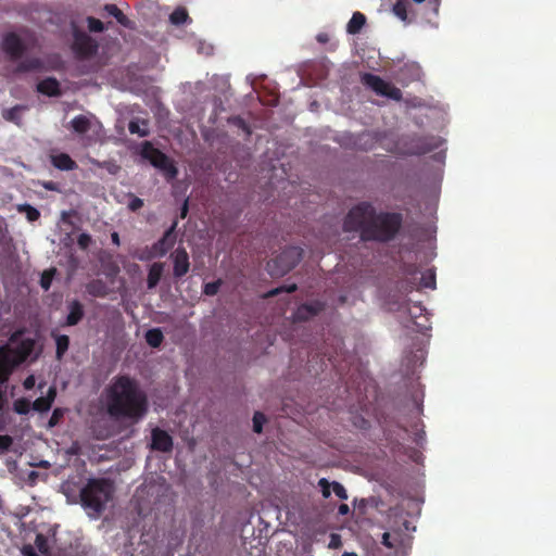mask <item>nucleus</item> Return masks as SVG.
<instances>
[{
	"mask_svg": "<svg viewBox=\"0 0 556 556\" xmlns=\"http://www.w3.org/2000/svg\"><path fill=\"white\" fill-rule=\"evenodd\" d=\"M402 214L377 212L372 203L362 201L350 208L343 220V230L358 232L362 241L389 242L399 233Z\"/></svg>",
	"mask_w": 556,
	"mask_h": 556,
	"instance_id": "f257e3e1",
	"label": "nucleus"
},
{
	"mask_svg": "<svg viewBox=\"0 0 556 556\" xmlns=\"http://www.w3.org/2000/svg\"><path fill=\"white\" fill-rule=\"evenodd\" d=\"M106 414L113 420L138 422L149 408L148 397L136 379L127 375L115 376L103 391Z\"/></svg>",
	"mask_w": 556,
	"mask_h": 556,
	"instance_id": "f03ea898",
	"label": "nucleus"
},
{
	"mask_svg": "<svg viewBox=\"0 0 556 556\" xmlns=\"http://www.w3.org/2000/svg\"><path fill=\"white\" fill-rule=\"evenodd\" d=\"M114 486L104 478L89 479L80 490V504L90 517L98 518L112 500Z\"/></svg>",
	"mask_w": 556,
	"mask_h": 556,
	"instance_id": "7ed1b4c3",
	"label": "nucleus"
},
{
	"mask_svg": "<svg viewBox=\"0 0 556 556\" xmlns=\"http://www.w3.org/2000/svg\"><path fill=\"white\" fill-rule=\"evenodd\" d=\"M303 250L301 248L288 247L267 263V270L271 276H285L301 262Z\"/></svg>",
	"mask_w": 556,
	"mask_h": 556,
	"instance_id": "20e7f679",
	"label": "nucleus"
},
{
	"mask_svg": "<svg viewBox=\"0 0 556 556\" xmlns=\"http://www.w3.org/2000/svg\"><path fill=\"white\" fill-rule=\"evenodd\" d=\"M142 157L149 160V162L160 170L167 181L174 180L178 175V168L174 162L161 150L153 147L149 141H144L141 150Z\"/></svg>",
	"mask_w": 556,
	"mask_h": 556,
	"instance_id": "39448f33",
	"label": "nucleus"
},
{
	"mask_svg": "<svg viewBox=\"0 0 556 556\" xmlns=\"http://www.w3.org/2000/svg\"><path fill=\"white\" fill-rule=\"evenodd\" d=\"M73 43L72 51L78 60H88L98 52L97 41L86 31L79 29L75 24L72 26Z\"/></svg>",
	"mask_w": 556,
	"mask_h": 556,
	"instance_id": "423d86ee",
	"label": "nucleus"
},
{
	"mask_svg": "<svg viewBox=\"0 0 556 556\" xmlns=\"http://www.w3.org/2000/svg\"><path fill=\"white\" fill-rule=\"evenodd\" d=\"M361 81L379 96L387 97L395 101H400L402 99L401 89L383 80L378 75L364 73L361 77Z\"/></svg>",
	"mask_w": 556,
	"mask_h": 556,
	"instance_id": "0eeeda50",
	"label": "nucleus"
},
{
	"mask_svg": "<svg viewBox=\"0 0 556 556\" xmlns=\"http://www.w3.org/2000/svg\"><path fill=\"white\" fill-rule=\"evenodd\" d=\"M2 49L13 61L20 60L26 52V46L22 38L14 31L4 34Z\"/></svg>",
	"mask_w": 556,
	"mask_h": 556,
	"instance_id": "6e6552de",
	"label": "nucleus"
},
{
	"mask_svg": "<svg viewBox=\"0 0 556 556\" xmlns=\"http://www.w3.org/2000/svg\"><path fill=\"white\" fill-rule=\"evenodd\" d=\"M16 356L13 354V349L9 345L0 346V383L8 382L14 368L21 365Z\"/></svg>",
	"mask_w": 556,
	"mask_h": 556,
	"instance_id": "1a4fd4ad",
	"label": "nucleus"
},
{
	"mask_svg": "<svg viewBox=\"0 0 556 556\" xmlns=\"http://www.w3.org/2000/svg\"><path fill=\"white\" fill-rule=\"evenodd\" d=\"M173 276L176 279L182 278L190 269L189 255L185 248H177L172 254Z\"/></svg>",
	"mask_w": 556,
	"mask_h": 556,
	"instance_id": "9d476101",
	"label": "nucleus"
},
{
	"mask_svg": "<svg viewBox=\"0 0 556 556\" xmlns=\"http://www.w3.org/2000/svg\"><path fill=\"white\" fill-rule=\"evenodd\" d=\"M151 450L169 453L173 450V438L163 429L154 428L151 431Z\"/></svg>",
	"mask_w": 556,
	"mask_h": 556,
	"instance_id": "9b49d317",
	"label": "nucleus"
},
{
	"mask_svg": "<svg viewBox=\"0 0 556 556\" xmlns=\"http://www.w3.org/2000/svg\"><path fill=\"white\" fill-rule=\"evenodd\" d=\"M325 309V303L320 301H312L300 305L293 314L295 321H306L314 316H317Z\"/></svg>",
	"mask_w": 556,
	"mask_h": 556,
	"instance_id": "f8f14e48",
	"label": "nucleus"
},
{
	"mask_svg": "<svg viewBox=\"0 0 556 556\" xmlns=\"http://www.w3.org/2000/svg\"><path fill=\"white\" fill-rule=\"evenodd\" d=\"M174 227L175 225L170 229L166 230L161 239L153 243L151 248L153 256L162 257L169 251V249L173 248L175 243V239L172 237Z\"/></svg>",
	"mask_w": 556,
	"mask_h": 556,
	"instance_id": "ddd939ff",
	"label": "nucleus"
},
{
	"mask_svg": "<svg viewBox=\"0 0 556 556\" xmlns=\"http://www.w3.org/2000/svg\"><path fill=\"white\" fill-rule=\"evenodd\" d=\"M37 90L40 93L49 96V97H58L61 94L60 84L53 77H48V78L41 80L37 85Z\"/></svg>",
	"mask_w": 556,
	"mask_h": 556,
	"instance_id": "4468645a",
	"label": "nucleus"
},
{
	"mask_svg": "<svg viewBox=\"0 0 556 556\" xmlns=\"http://www.w3.org/2000/svg\"><path fill=\"white\" fill-rule=\"evenodd\" d=\"M51 163L60 170H73L77 168L76 162L67 153L51 155Z\"/></svg>",
	"mask_w": 556,
	"mask_h": 556,
	"instance_id": "2eb2a0df",
	"label": "nucleus"
},
{
	"mask_svg": "<svg viewBox=\"0 0 556 556\" xmlns=\"http://www.w3.org/2000/svg\"><path fill=\"white\" fill-rule=\"evenodd\" d=\"M35 348V342L33 339H24L20 342L16 348L13 349V354L16 356L17 362L24 363L27 357L31 354Z\"/></svg>",
	"mask_w": 556,
	"mask_h": 556,
	"instance_id": "dca6fc26",
	"label": "nucleus"
},
{
	"mask_svg": "<svg viewBox=\"0 0 556 556\" xmlns=\"http://www.w3.org/2000/svg\"><path fill=\"white\" fill-rule=\"evenodd\" d=\"M55 395H56L55 389L50 388L47 396H40L34 401V403L31 404L33 409L36 412H39V413L48 412L52 406Z\"/></svg>",
	"mask_w": 556,
	"mask_h": 556,
	"instance_id": "f3484780",
	"label": "nucleus"
},
{
	"mask_svg": "<svg viewBox=\"0 0 556 556\" xmlns=\"http://www.w3.org/2000/svg\"><path fill=\"white\" fill-rule=\"evenodd\" d=\"M70 313L66 316V325L67 326H75L77 325L84 317V306L83 304L74 300L68 305Z\"/></svg>",
	"mask_w": 556,
	"mask_h": 556,
	"instance_id": "a211bd4d",
	"label": "nucleus"
},
{
	"mask_svg": "<svg viewBox=\"0 0 556 556\" xmlns=\"http://www.w3.org/2000/svg\"><path fill=\"white\" fill-rule=\"evenodd\" d=\"M103 10L108 14L112 15L122 26L129 29L134 28V23L118 9L116 4L108 3L103 7Z\"/></svg>",
	"mask_w": 556,
	"mask_h": 556,
	"instance_id": "6ab92c4d",
	"label": "nucleus"
},
{
	"mask_svg": "<svg viewBox=\"0 0 556 556\" xmlns=\"http://www.w3.org/2000/svg\"><path fill=\"white\" fill-rule=\"evenodd\" d=\"M163 271H164V263L156 262L150 266L149 273H148V278H147V287L149 290L154 289L159 285L161 277L163 275Z\"/></svg>",
	"mask_w": 556,
	"mask_h": 556,
	"instance_id": "aec40b11",
	"label": "nucleus"
},
{
	"mask_svg": "<svg viewBox=\"0 0 556 556\" xmlns=\"http://www.w3.org/2000/svg\"><path fill=\"white\" fill-rule=\"evenodd\" d=\"M87 292L96 298H104L109 294V287L102 279H93L86 286Z\"/></svg>",
	"mask_w": 556,
	"mask_h": 556,
	"instance_id": "412c9836",
	"label": "nucleus"
},
{
	"mask_svg": "<svg viewBox=\"0 0 556 556\" xmlns=\"http://www.w3.org/2000/svg\"><path fill=\"white\" fill-rule=\"evenodd\" d=\"M71 127L78 135L88 132L91 128V121L86 115H77L71 121Z\"/></svg>",
	"mask_w": 556,
	"mask_h": 556,
	"instance_id": "4be33fe9",
	"label": "nucleus"
},
{
	"mask_svg": "<svg viewBox=\"0 0 556 556\" xmlns=\"http://www.w3.org/2000/svg\"><path fill=\"white\" fill-rule=\"evenodd\" d=\"M365 23V15L361 12H355L346 25V31L351 35H355L361 31Z\"/></svg>",
	"mask_w": 556,
	"mask_h": 556,
	"instance_id": "5701e85b",
	"label": "nucleus"
},
{
	"mask_svg": "<svg viewBox=\"0 0 556 556\" xmlns=\"http://www.w3.org/2000/svg\"><path fill=\"white\" fill-rule=\"evenodd\" d=\"M146 341L151 348H160L163 343L164 336L160 328H152L146 332Z\"/></svg>",
	"mask_w": 556,
	"mask_h": 556,
	"instance_id": "b1692460",
	"label": "nucleus"
},
{
	"mask_svg": "<svg viewBox=\"0 0 556 556\" xmlns=\"http://www.w3.org/2000/svg\"><path fill=\"white\" fill-rule=\"evenodd\" d=\"M55 344H56V358L61 359L63 355L66 353L70 346V338L66 334H58L55 337Z\"/></svg>",
	"mask_w": 556,
	"mask_h": 556,
	"instance_id": "393cba45",
	"label": "nucleus"
},
{
	"mask_svg": "<svg viewBox=\"0 0 556 556\" xmlns=\"http://www.w3.org/2000/svg\"><path fill=\"white\" fill-rule=\"evenodd\" d=\"M18 212L24 213L27 220L29 222H36L40 217V212L31 206L30 204H23L18 206Z\"/></svg>",
	"mask_w": 556,
	"mask_h": 556,
	"instance_id": "a878e982",
	"label": "nucleus"
},
{
	"mask_svg": "<svg viewBox=\"0 0 556 556\" xmlns=\"http://www.w3.org/2000/svg\"><path fill=\"white\" fill-rule=\"evenodd\" d=\"M56 273V269L55 268H50V269H47L45 270L42 274H41V277H40V287L45 290V291H48L51 287V283H52V280H53V277Z\"/></svg>",
	"mask_w": 556,
	"mask_h": 556,
	"instance_id": "bb28decb",
	"label": "nucleus"
},
{
	"mask_svg": "<svg viewBox=\"0 0 556 556\" xmlns=\"http://www.w3.org/2000/svg\"><path fill=\"white\" fill-rule=\"evenodd\" d=\"M189 18L188 12L185 9H176L169 16V20L175 25H181Z\"/></svg>",
	"mask_w": 556,
	"mask_h": 556,
	"instance_id": "cd10ccee",
	"label": "nucleus"
},
{
	"mask_svg": "<svg viewBox=\"0 0 556 556\" xmlns=\"http://www.w3.org/2000/svg\"><path fill=\"white\" fill-rule=\"evenodd\" d=\"M393 13L402 21L407 20V2L399 0L393 5Z\"/></svg>",
	"mask_w": 556,
	"mask_h": 556,
	"instance_id": "c85d7f7f",
	"label": "nucleus"
},
{
	"mask_svg": "<svg viewBox=\"0 0 556 556\" xmlns=\"http://www.w3.org/2000/svg\"><path fill=\"white\" fill-rule=\"evenodd\" d=\"M89 163L91 165H93V166L99 167V168H105L111 174H115L117 172V169L119 168L115 163L110 162V161L100 162V161H98L96 159H89Z\"/></svg>",
	"mask_w": 556,
	"mask_h": 556,
	"instance_id": "c756f323",
	"label": "nucleus"
},
{
	"mask_svg": "<svg viewBox=\"0 0 556 556\" xmlns=\"http://www.w3.org/2000/svg\"><path fill=\"white\" fill-rule=\"evenodd\" d=\"M223 281L217 279L216 281L207 282L203 286V293L208 296H214L218 293Z\"/></svg>",
	"mask_w": 556,
	"mask_h": 556,
	"instance_id": "7c9ffc66",
	"label": "nucleus"
},
{
	"mask_svg": "<svg viewBox=\"0 0 556 556\" xmlns=\"http://www.w3.org/2000/svg\"><path fill=\"white\" fill-rule=\"evenodd\" d=\"M14 410L20 415L28 414L30 410L31 404L27 399H18L14 402Z\"/></svg>",
	"mask_w": 556,
	"mask_h": 556,
	"instance_id": "2f4dec72",
	"label": "nucleus"
},
{
	"mask_svg": "<svg viewBox=\"0 0 556 556\" xmlns=\"http://www.w3.org/2000/svg\"><path fill=\"white\" fill-rule=\"evenodd\" d=\"M128 130L132 135H139L140 137H147L149 135V130L147 128H141L138 119H131L128 124Z\"/></svg>",
	"mask_w": 556,
	"mask_h": 556,
	"instance_id": "473e14b6",
	"label": "nucleus"
},
{
	"mask_svg": "<svg viewBox=\"0 0 556 556\" xmlns=\"http://www.w3.org/2000/svg\"><path fill=\"white\" fill-rule=\"evenodd\" d=\"M266 417L261 412H255L253 416V431L256 433H262L263 426L266 422Z\"/></svg>",
	"mask_w": 556,
	"mask_h": 556,
	"instance_id": "72a5a7b5",
	"label": "nucleus"
},
{
	"mask_svg": "<svg viewBox=\"0 0 556 556\" xmlns=\"http://www.w3.org/2000/svg\"><path fill=\"white\" fill-rule=\"evenodd\" d=\"M87 25H88V29L91 33H102L104 30V24L100 20H98L93 16L87 17Z\"/></svg>",
	"mask_w": 556,
	"mask_h": 556,
	"instance_id": "f704fd0d",
	"label": "nucleus"
},
{
	"mask_svg": "<svg viewBox=\"0 0 556 556\" xmlns=\"http://www.w3.org/2000/svg\"><path fill=\"white\" fill-rule=\"evenodd\" d=\"M296 289H298V286L295 283H291L289 286H282V287H279V288H276V289H273V290L268 291L265 294V298H273L275 295H278L281 292L292 293Z\"/></svg>",
	"mask_w": 556,
	"mask_h": 556,
	"instance_id": "c9c22d12",
	"label": "nucleus"
},
{
	"mask_svg": "<svg viewBox=\"0 0 556 556\" xmlns=\"http://www.w3.org/2000/svg\"><path fill=\"white\" fill-rule=\"evenodd\" d=\"M420 286L422 288L434 289L435 288V274L433 271L424 274L420 279Z\"/></svg>",
	"mask_w": 556,
	"mask_h": 556,
	"instance_id": "e433bc0d",
	"label": "nucleus"
},
{
	"mask_svg": "<svg viewBox=\"0 0 556 556\" xmlns=\"http://www.w3.org/2000/svg\"><path fill=\"white\" fill-rule=\"evenodd\" d=\"M20 106H14L3 112V118L9 122L18 123L20 119Z\"/></svg>",
	"mask_w": 556,
	"mask_h": 556,
	"instance_id": "4c0bfd02",
	"label": "nucleus"
},
{
	"mask_svg": "<svg viewBox=\"0 0 556 556\" xmlns=\"http://www.w3.org/2000/svg\"><path fill=\"white\" fill-rule=\"evenodd\" d=\"M332 491L333 493L340 498V500H348V493L345 488L337 481L331 482Z\"/></svg>",
	"mask_w": 556,
	"mask_h": 556,
	"instance_id": "58836bf2",
	"label": "nucleus"
},
{
	"mask_svg": "<svg viewBox=\"0 0 556 556\" xmlns=\"http://www.w3.org/2000/svg\"><path fill=\"white\" fill-rule=\"evenodd\" d=\"M92 239L89 233L83 232L77 237V244L81 250H86L89 248Z\"/></svg>",
	"mask_w": 556,
	"mask_h": 556,
	"instance_id": "ea45409f",
	"label": "nucleus"
},
{
	"mask_svg": "<svg viewBox=\"0 0 556 556\" xmlns=\"http://www.w3.org/2000/svg\"><path fill=\"white\" fill-rule=\"evenodd\" d=\"M318 485L320 486L321 489V494L325 498H328L330 495H331V490H332V485L331 483L326 479V478H321L319 481H318Z\"/></svg>",
	"mask_w": 556,
	"mask_h": 556,
	"instance_id": "a19ab883",
	"label": "nucleus"
},
{
	"mask_svg": "<svg viewBox=\"0 0 556 556\" xmlns=\"http://www.w3.org/2000/svg\"><path fill=\"white\" fill-rule=\"evenodd\" d=\"M143 206V200L138 198V197H135V195H131V200L129 201L128 203V208L131 211V212H137L138 210H140L141 207Z\"/></svg>",
	"mask_w": 556,
	"mask_h": 556,
	"instance_id": "79ce46f5",
	"label": "nucleus"
},
{
	"mask_svg": "<svg viewBox=\"0 0 556 556\" xmlns=\"http://www.w3.org/2000/svg\"><path fill=\"white\" fill-rule=\"evenodd\" d=\"M13 444V439L10 435L0 434V450L8 451Z\"/></svg>",
	"mask_w": 556,
	"mask_h": 556,
	"instance_id": "37998d69",
	"label": "nucleus"
},
{
	"mask_svg": "<svg viewBox=\"0 0 556 556\" xmlns=\"http://www.w3.org/2000/svg\"><path fill=\"white\" fill-rule=\"evenodd\" d=\"M63 416V413L60 408H55L52 413V416L49 419V427H54L59 419Z\"/></svg>",
	"mask_w": 556,
	"mask_h": 556,
	"instance_id": "c03bdc74",
	"label": "nucleus"
},
{
	"mask_svg": "<svg viewBox=\"0 0 556 556\" xmlns=\"http://www.w3.org/2000/svg\"><path fill=\"white\" fill-rule=\"evenodd\" d=\"M408 311L412 317H417L422 314L425 307L420 303H415Z\"/></svg>",
	"mask_w": 556,
	"mask_h": 556,
	"instance_id": "a18cd8bd",
	"label": "nucleus"
},
{
	"mask_svg": "<svg viewBox=\"0 0 556 556\" xmlns=\"http://www.w3.org/2000/svg\"><path fill=\"white\" fill-rule=\"evenodd\" d=\"M342 545V542H341V536L337 533H332L330 535V542H329V547L330 548H338Z\"/></svg>",
	"mask_w": 556,
	"mask_h": 556,
	"instance_id": "49530a36",
	"label": "nucleus"
},
{
	"mask_svg": "<svg viewBox=\"0 0 556 556\" xmlns=\"http://www.w3.org/2000/svg\"><path fill=\"white\" fill-rule=\"evenodd\" d=\"M37 63H38V61H36V60H33V61L28 62V64L22 63L20 65V70L21 71H28V70L35 68L37 66Z\"/></svg>",
	"mask_w": 556,
	"mask_h": 556,
	"instance_id": "de8ad7c7",
	"label": "nucleus"
},
{
	"mask_svg": "<svg viewBox=\"0 0 556 556\" xmlns=\"http://www.w3.org/2000/svg\"><path fill=\"white\" fill-rule=\"evenodd\" d=\"M434 148H437V144L433 143H425L422 148L418 151L419 154H424L427 152L432 151Z\"/></svg>",
	"mask_w": 556,
	"mask_h": 556,
	"instance_id": "09e8293b",
	"label": "nucleus"
},
{
	"mask_svg": "<svg viewBox=\"0 0 556 556\" xmlns=\"http://www.w3.org/2000/svg\"><path fill=\"white\" fill-rule=\"evenodd\" d=\"M386 547L388 548H392L393 547V544L391 543L390 541V533L388 532H384L383 535H382V542H381Z\"/></svg>",
	"mask_w": 556,
	"mask_h": 556,
	"instance_id": "8fccbe9b",
	"label": "nucleus"
},
{
	"mask_svg": "<svg viewBox=\"0 0 556 556\" xmlns=\"http://www.w3.org/2000/svg\"><path fill=\"white\" fill-rule=\"evenodd\" d=\"M35 386V378L34 376H29L24 381V388L29 390Z\"/></svg>",
	"mask_w": 556,
	"mask_h": 556,
	"instance_id": "3c124183",
	"label": "nucleus"
},
{
	"mask_svg": "<svg viewBox=\"0 0 556 556\" xmlns=\"http://www.w3.org/2000/svg\"><path fill=\"white\" fill-rule=\"evenodd\" d=\"M316 39H317V41H318V42H320V43H326V42H328L329 37H328V35H327L326 33H320V34H318V35L316 36Z\"/></svg>",
	"mask_w": 556,
	"mask_h": 556,
	"instance_id": "603ef678",
	"label": "nucleus"
},
{
	"mask_svg": "<svg viewBox=\"0 0 556 556\" xmlns=\"http://www.w3.org/2000/svg\"><path fill=\"white\" fill-rule=\"evenodd\" d=\"M338 513L340 515H348L350 513V507L348 504H341L338 508Z\"/></svg>",
	"mask_w": 556,
	"mask_h": 556,
	"instance_id": "864d4df0",
	"label": "nucleus"
},
{
	"mask_svg": "<svg viewBox=\"0 0 556 556\" xmlns=\"http://www.w3.org/2000/svg\"><path fill=\"white\" fill-rule=\"evenodd\" d=\"M188 213V202L186 201L181 207L180 217L185 218Z\"/></svg>",
	"mask_w": 556,
	"mask_h": 556,
	"instance_id": "5fc2aeb1",
	"label": "nucleus"
},
{
	"mask_svg": "<svg viewBox=\"0 0 556 556\" xmlns=\"http://www.w3.org/2000/svg\"><path fill=\"white\" fill-rule=\"evenodd\" d=\"M112 242L116 245H119V236L117 232H113L111 235Z\"/></svg>",
	"mask_w": 556,
	"mask_h": 556,
	"instance_id": "6e6d98bb",
	"label": "nucleus"
},
{
	"mask_svg": "<svg viewBox=\"0 0 556 556\" xmlns=\"http://www.w3.org/2000/svg\"><path fill=\"white\" fill-rule=\"evenodd\" d=\"M2 406H3V392L0 389V410L2 409Z\"/></svg>",
	"mask_w": 556,
	"mask_h": 556,
	"instance_id": "4d7b16f0",
	"label": "nucleus"
},
{
	"mask_svg": "<svg viewBox=\"0 0 556 556\" xmlns=\"http://www.w3.org/2000/svg\"><path fill=\"white\" fill-rule=\"evenodd\" d=\"M18 334H20V332H15V333H13V334L11 336V338H10V341H11V342H14V341L16 340V338H17V336H18Z\"/></svg>",
	"mask_w": 556,
	"mask_h": 556,
	"instance_id": "13d9d810",
	"label": "nucleus"
},
{
	"mask_svg": "<svg viewBox=\"0 0 556 556\" xmlns=\"http://www.w3.org/2000/svg\"><path fill=\"white\" fill-rule=\"evenodd\" d=\"M342 556H357V554L353 552H345Z\"/></svg>",
	"mask_w": 556,
	"mask_h": 556,
	"instance_id": "bf43d9fd",
	"label": "nucleus"
},
{
	"mask_svg": "<svg viewBox=\"0 0 556 556\" xmlns=\"http://www.w3.org/2000/svg\"><path fill=\"white\" fill-rule=\"evenodd\" d=\"M416 3H421L424 2L425 0H414Z\"/></svg>",
	"mask_w": 556,
	"mask_h": 556,
	"instance_id": "052dcab7",
	"label": "nucleus"
}]
</instances>
